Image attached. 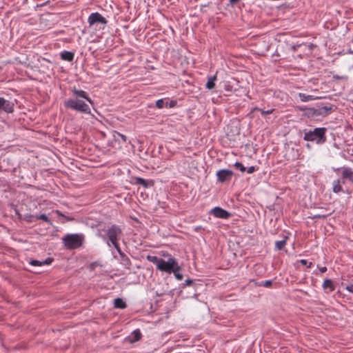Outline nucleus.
Listing matches in <instances>:
<instances>
[{
    "label": "nucleus",
    "instance_id": "1",
    "mask_svg": "<svg viewBox=\"0 0 353 353\" xmlns=\"http://www.w3.org/2000/svg\"><path fill=\"white\" fill-rule=\"evenodd\" d=\"M70 92L72 93V97L68 99L64 102V107L66 109L72 110L77 112L90 114V108L85 101H88L91 105L94 104V101L90 98L88 93L83 90L77 89L76 88L71 89Z\"/></svg>",
    "mask_w": 353,
    "mask_h": 353
},
{
    "label": "nucleus",
    "instance_id": "2",
    "mask_svg": "<svg viewBox=\"0 0 353 353\" xmlns=\"http://www.w3.org/2000/svg\"><path fill=\"white\" fill-rule=\"evenodd\" d=\"M326 132L327 128H315L313 130L304 129L303 132V140L307 141L315 142L316 144L321 145L326 142Z\"/></svg>",
    "mask_w": 353,
    "mask_h": 353
},
{
    "label": "nucleus",
    "instance_id": "3",
    "mask_svg": "<svg viewBox=\"0 0 353 353\" xmlns=\"http://www.w3.org/2000/svg\"><path fill=\"white\" fill-rule=\"evenodd\" d=\"M62 241L67 250H75L83 245L85 236L83 234H67L62 238Z\"/></svg>",
    "mask_w": 353,
    "mask_h": 353
},
{
    "label": "nucleus",
    "instance_id": "4",
    "mask_svg": "<svg viewBox=\"0 0 353 353\" xmlns=\"http://www.w3.org/2000/svg\"><path fill=\"white\" fill-rule=\"evenodd\" d=\"M337 107L335 105L330 104L318 108H310L307 109V114L308 117H326L335 111Z\"/></svg>",
    "mask_w": 353,
    "mask_h": 353
},
{
    "label": "nucleus",
    "instance_id": "5",
    "mask_svg": "<svg viewBox=\"0 0 353 353\" xmlns=\"http://www.w3.org/2000/svg\"><path fill=\"white\" fill-rule=\"evenodd\" d=\"M105 235L108 239L107 244L110 246V243L119 241L121 237L123 236V231L120 225L113 224L109 227L107 230H104Z\"/></svg>",
    "mask_w": 353,
    "mask_h": 353
},
{
    "label": "nucleus",
    "instance_id": "6",
    "mask_svg": "<svg viewBox=\"0 0 353 353\" xmlns=\"http://www.w3.org/2000/svg\"><path fill=\"white\" fill-rule=\"evenodd\" d=\"M178 264V261L174 257L168 258V261H165L162 259L161 263L159 264L157 270L168 274H172V272L174 271V269Z\"/></svg>",
    "mask_w": 353,
    "mask_h": 353
},
{
    "label": "nucleus",
    "instance_id": "7",
    "mask_svg": "<svg viewBox=\"0 0 353 353\" xmlns=\"http://www.w3.org/2000/svg\"><path fill=\"white\" fill-rule=\"evenodd\" d=\"M88 23L90 27L102 24L103 26L108 23V20L99 12H92L88 18Z\"/></svg>",
    "mask_w": 353,
    "mask_h": 353
},
{
    "label": "nucleus",
    "instance_id": "8",
    "mask_svg": "<svg viewBox=\"0 0 353 353\" xmlns=\"http://www.w3.org/2000/svg\"><path fill=\"white\" fill-rule=\"evenodd\" d=\"M234 175V172L231 170L221 169L216 172L217 181L219 183H225L230 181Z\"/></svg>",
    "mask_w": 353,
    "mask_h": 353
},
{
    "label": "nucleus",
    "instance_id": "9",
    "mask_svg": "<svg viewBox=\"0 0 353 353\" xmlns=\"http://www.w3.org/2000/svg\"><path fill=\"white\" fill-rule=\"evenodd\" d=\"M210 214L214 215L216 218L228 219L231 216L230 212L228 211L220 208L215 207L211 210Z\"/></svg>",
    "mask_w": 353,
    "mask_h": 353
},
{
    "label": "nucleus",
    "instance_id": "10",
    "mask_svg": "<svg viewBox=\"0 0 353 353\" xmlns=\"http://www.w3.org/2000/svg\"><path fill=\"white\" fill-rule=\"evenodd\" d=\"M14 104L12 101L6 100L3 97H0V111L12 113L14 112Z\"/></svg>",
    "mask_w": 353,
    "mask_h": 353
},
{
    "label": "nucleus",
    "instance_id": "11",
    "mask_svg": "<svg viewBox=\"0 0 353 353\" xmlns=\"http://www.w3.org/2000/svg\"><path fill=\"white\" fill-rule=\"evenodd\" d=\"M134 179L136 185H142L144 188H148L154 185L153 180H146L141 177H134Z\"/></svg>",
    "mask_w": 353,
    "mask_h": 353
},
{
    "label": "nucleus",
    "instance_id": "12",
    "mask_svg": "<svg viewBox=\"0 0 353 353\" xmlns=\"http://www.w3.org/2000/svg\"><path fill=\"white\" fill-rule=\"evenodd\" d=\"M342 178L344 179L349 180L351 183H353V170L350 168H344L342 171Z\"/></svg>",
    "mask_w": 353,
    "mask_h": 353
},
{
    "label": "nucleus",
    "instance_id": "13",
    "mask_svg": "<svg viewBox=\"0 0 353 353\" xmlns=\"http://www.w3.org/2000/svg\"><path fill=\"white\" fill-rule=\"evenodd\" d=\"M345 182L344 181V179H336V180H334L332 183V185H333V187H332V191L334 192V193H339L341 192H343V188L341 187V183H343L344 184Z\"/></svg>",
    "mask_w": 353,
    "mask_h": 353
},
{
    "label": "nucleus",
    "instance_id": "14",
    "mask_svg": "<svg viewBox=\"0 0 353 353\" xmlns=\"http://www.w3.org/2000/svg\"><path fill=\"white\" fill-rule=\"evenodd\" d=\"M121 263L127 269L130 270L132 262L130 258L123 252L119 255Z\"/></svg>",
    "mask_w": 353,
    "mask_h": 353
},
{
    "label": "nucleus",
    "instance_id": "15",
    "mask_svg": "<svg viewBox=\"0 0 353 353\" xmlns=\"http://www.w3.org/2000/svg\"><path fill=\"white\" fill-rule=\"evenodd\" d=\"M323 290H328V292H332L335 290V285L333 281L330 279H325L322 285Z\"/></svg>",
    "mask_w": 353,
    "mask_h": 353
},
{
    "label": "nucleus",
    "instance_id": "16",
    "mask_svg": "<svg viewBox=\"0 0 353 353\" xmlns=\"http://www.w3.org/2000/svg\"><path fill=\"white\" fill-rule=\"evenodd\" d=\"M142 334L141 331L139 329L134 330L131 336L129 338V341L130 343H134L139 341L141 339Z\"/></svg>",
    "mask_w": 353,
    "mask_h": 353
},
{
    "label": "nucleus",
    "instance_id": "17",
    "mask_svg": "<svg viewBox=\"0 0 353 353\" xmlns=\"http://www.w3.org/2000/svg\"><path fill=\"white\" fill-rule=\"evenodd\" d=\"M61 59L67 61H72L74 57V54L71 51H63L60 54Z\"/></svg>",
    "mask_w": 353,
    "mask_h": 353
},
{
    "label": "nucleus",
    "instance_id": "18",
    "mask_svg": "<svg viewBox=\"0 0 353 353\" xmlns=\"http://www.w3.org/2000/svg\"><path fill=\"white\" fill-rule=\"evenodd\" d=\"M216 80V74L208 77V81L205 84V88L208 90H212L215 88V81Z\"/></svg>",
    "mask_w": 353,
    "mask_h": 353
},
{
    "label": "nucleus",
    "instance_id": "19",
    "mask_svg": "<svg viewBox=\"0 0 353 353\" xmlns=\"http://www.w3.org/2000/svg\"><path fill=\"white\" fill-rule=\"evenodd\" d=\"M288 238H289L288 236L285 235V236H284V237L282 240L276 241L275 242V249L277 250H282L285 248Z\"/></svg>",
    "mask_w": 353,
    "mask_h": 353
},
{
    "label": "nucleus",
    "instance_id": "20",
    "mask_svg": "<svg viewBox=\"0 0 353 353\" xmlns=\"http://www.w3.org/2000/svg\"><path fill=\"white\" fill-rule=\"evenodd\" d=\"M114 307L119 309H125L127 307V304L121 298H117L114 301Z\"/></svg>",
    "mask_w": 353,
    "mask_h": 353
},
{
    "label": "nucleus",
    "instance_id": "21",
    "mask_svg": "<svg viewBox=\"0 0 353 353\" xmlns=\"http://www.w3.org/2000/svg\"><path fill=\"white\" fill-rule=\"evenodd\" d=\"M146 259L150 262H152L154 264H155L157 265V269L158 268L159 264L161 263V261L162 260L161 258H159L157 256H152V255H148Z\"/></svg>",
    "mask_w": 353,
    "mask_h": 353
},
{
    "label": "nucleus",
    "instance_id": "22",
    "mask_svg": "<svg viewBox=\"0 0 353 353\" xmlns=\"http://www.w3.org/2000/svg\"><path fill=\"white\" fill-rule=\"evenodd\" d=\"M181 267L178 264L177 266L174 269V271L172 272V273L174 274L175 278L181 281L183 278V275L181 273Z\"/></svg>",
    "mask_w": 353,
    "mask_h": 353
},
{
    "label": "nucleus",
    "instance_id": "23",
    "mask_svg": "<svg viewBox=\"0 0 353 353\" xmlns=\"http://www.w3.org/2000/svg\"><path fill=\"white\" fill-rule=\"evenodd\" d=\"M299 96L301 101L303 102H307L314 99L312 95L306 94L304 93H299Z\"/></svg>",
    "mask_w": 353,
    "mask_h": 353
},
{
    "label": "nucleus",
    "instance_id": "24",
    "mask_svg": "<svg viewBox=\"0 0 353 353\" xmlns=\"http://www.w3.org/2000/svg\"><path fill=\"white\" fill-rule=\"evenodd\" d=\"M156 107L159 109H161L164 107H168V102L163 99H158L156 101Z\"/></svg>",
    "mask_w": 353,
    "mask_h": 353
},
{
    "label": "nucleus",
    "instance_id": "25",
    "mask_svg": "<svg viewBox=\"0 0 353 353\" xmlns=\"http://www.w3.org/2000/svg\"><path fill=\"white\" fill-rule=\"evenodd\" d=\"M234 165L236 169L239 170L242 172H244L246 170L245 167L241 162H236Z\"/></svg>",
    "mask_w": 353,
    "mask_h": 353
},
{
    "label": "nucleus",
    "instance_id": "26",
    "mask_svg": "<svg viewBox=\"0 0 353 353\" xmlns=\"http://www.w3.org/2000/svg\"><path fill=\"white\" fill-rule=\"evenodd\" d=\"M112 245H113V247L116 249V250L117 251V252L119 253V254H121L122 253H123V252L121 250L119 245V241H116V242H114V243H111Z\"/></svg>",
    "mask_w": 353,
    "mask_h": 353
},
{
    "label": "nucleus",
    "instance_id": "27",
    "mask_svg": "<svg viewBox=\"0 0 353 353\" xmlns=\"http://www.w3.org/2000/svg\"><path fill=\"white\" fill-rule=\"evenodd\" d=\"M272 281L271 280H267L265 281H261V283L259 284V285L263 286L265 288H270L272 286Z\"/></svg>",
    "mask_w": 353,
    "mask_h": 353
},
{
    "label": "nucleus",
    "instance_id": "28",
    "mask_svg": "<svg viewBox=\"0 0 353 353\" xmlns=\"http://www.w3.org/2000/svg\"><path fill=\"white\" fill-rule=\"evenodd\" d=\"M37 219L43 220L46 223H50V220L48 216L45 214H41L39 216H37Z\"/></svg>",
    "mask_w": 353,
    "mask_h": 353
},
{
    "label": "nucleus",
    "instance_id": "29",
    "mask_svg": "<svg viewBox=\"0 0 353 353\" xmlns=\"http://www.w3.org/2000/svg\"><path fill=\"white\" fill-rule=\"evenodd\" d=\"M30 264L33 266H41L42 261H39L36 259H32L30 261Z\"/></svg>",
    "mask_w": 353,
    "mask_h": 353
},
{
    "label": "nucleus",
    "instance_id": "30",
    "mask_svg": "<svg viewBox=\"0 0 353 353\" xmlns=\"http://www.w3.org/2000/svg\"><path fill=\"white\" fill-rule=\"evenodd\" d=\"M193 284H194V280L191 279H188L185 281V283L182 284V288H184L185 286L187 285H192Z\"/></svg>",
    "mask_w": 353,
    "mask_h": 353
},
{
    "label": "nucleus",
    "instance_id": "31",
    "mask_svg": "<svg viewBox=\"0 0 353 353\" xmlns=\"http://www.w3.org/2000/svg\"><path fill=\"white\" fill-rule=\"evenodd\" d=\"M299 262H300L302 265H307V268H311V267H312V262H309V263H308V262H307V260H305V259H301V260L299 261Z\"/></svg>",
    "mask_w": 353,
    "mask_h": 353
},
{
    "label": "nucleus",
    "instance_id": "32",
    "mask_svg": "<svg viewBox=\"0 0 353 353\" xmlns=\"http://www.w3.org/2000/svg\"><path fill=\"white\" fill-rule=\"evenodd\" d=\"M274 111V108L269 109L268 110H264L263 109H262L261 114L262 116H265L266 114H270L273 113Z\"/></svg>",
    "mask_w": 353,
    "mask_h": 353
},
{
    "label": "nucleus",
    "instance_id": "33",
    "mask_svg": "<svg viewBox=\"0 0 353 353\" xmlns=\"http://www.w3.org/2000/svg\"><path fill=\"white\" fill-rule=\"evenodd\" d=\"M53 260L54 259L52 258L48 257L46 260L42 261V265H50L53 261Z\"/></svg>",
    "mask_w": 353,
    "mask_h": 353
},
{
    "label": "nucleus",
    "instance_id": "34",
    "mask_svg": "<svg viewBox=\"0 0 353 353\" xmlns=\"http://www.w3.org/2000/svg\"><path fill=\"white\" fill-rule=\"evenodd\" d=\"M177 102L175 100H171L169 103L168 102V107L174 108L176 105Z\"/></svg>",
    "mask_w": 353,
    "mask_h": 353
},
{
    "label": "nucleus",
    "instance_id": "35",
    "mask_svg": "<svg viewBox=\"0 0 353 353\" xmlns=\"http://www.w3.org/2000/svg\"><path fill=\"white\" fill-rule=\"evenodd\" d=\"M117 137H120L123 142H126L127 141V137L123 134H121L119 132H117Z\"/></svg>",
    "mask_w": 353,
    "mask_h": 353
},
{
    "label": "nucleus",
    "instance_id": "36",
    "mask_svg": "<svg viewBox=\"0 0 353 353\" xmlns=\"http://www.w3.org/2000/svg\"><path fill=\"white\" fill-rule=\"evenodd\" d=\"M333 79H336V80H341V79H346L347 77H345V76H339L338 74H334L333 75Z\"/></svg>",
    "mask_w": 353,
    "mask_h": 353
},
{
    "label": "nucleus",
    "instance_id": "37",
    "mask_svg": "<svg viewBox=\"0 0 353 353\" xmlns=\"http://www.w3.org/2000/svg\"><path fill=\"white\" fill-rule=\"evenodd\" d=\"M256 170V168L255 166H250L248 168L247 170V172L249 173V174H252L253 172H254Z\"/></svg>",
    "mask_w": 353,
    "mask_h": 353
},
{
    "label": "nucleus",
    "instance_id": "38",
    "mask_svg": "<svg viewBox=\"0 0 353 353\" xmlns=\"http://www.w3.org/2000/svg\"><path fill=\"white\" fill-rule=\"evenodd\" d=\"M345 289L351 292V293H353V284H350V285H347L346 287H345Z\"/></svg>",
    "mask_w": 353,
    "mask_h": 353
},
{
    "label": "nucleus",
    "instance_id": "39",
    "mask_svg": "<svg viewBox=\"0 0 353 353\" xmlns=\"http://www.w3.org/2000/svg\"><path fill=\"white\" fill-rule=\"evenodd\" d=\"M326 217L325 215L323 214H315L313 216V219H325Z\"/></svg>",
    "mask_w": 353,
    "mask_h": 353
},
{
    "label": "nucleus",
    "instance_id": "40",
    "mask_svg": "<svg viewBox=\"0 0 353 353\" xmlns=\"http://www.w3.org/2000/svg\"><path fill=\"white\" fill-rule=\"evenodd\" d=\"M300 46V44L293 45L291 46V49L293 52H295Z\"/></svg>",
    "mask_w": 353,
    "mask_h": 353
},
{
    "label": "nucleus",
    "instance_id": "41",
    "mask_svg": "<svg viewBox=\"0 0 353 353\" xmlns=\"http://www.w3.org/2000/svg\"><path fill=\"white\" fill-rule=\"evenodd\" d=\"M327 268L326 267H321V268H319V271L321 273H324L327 271Z\"/></svg>",
    "mask_w": 353,
    "mask_h": 353
},
{
    "label": "nucleus",
    "instance_id": "42",
    "mask_svg": "<svg viewBox=\"0 0 353 353\" xmlns=\"http://www.w3.org/2000/svg\"><path fill=\"white\" fill-rule=\"evenodd\" d=\"M239 1L240 0H230V2L231 3L232 5H234Z\"/></svg>",
    "mask_w": 353,
    "mask_h": 353
},
{
    "label": "nucleus",
    "instance_id": "43",
    "mask_svg": "<svg viewBox=\"0 0 353 353\" xmlns=\"http://www.w3.org/2000/svg\"><path fill=\"white\" fill-rule=\"evenodd\" d=\"M203 228H202V226H196L195 228H194V231L196 232H199V230H203Z\"/></svg>",
    "mask_w": 353,
    "mask_h": 353
},
{
    "label": "nucleus",
    "instance_id": "44",
    "mask_svg": "<svg viewBox=\"0 0 353 353\" xmlns=\"http://www.w3.org/2000/svg\"><path fill=\"white\" fill-rule=\"evenodd\" d=\"M261 110H262V108H260L258 107H255L252 109V111H259L260 112H261Z\"/></svg>",
    "mask_w": 353,
    "mask_h": 353
},
{
    "label": "nucleus",
    "instance_id": "45",
    "mask_svg": "<svg viewBox=\"0 0 353 353\" xmlns=\"http://www.w3.org/2000/svg\"><path fill=\"white\" fill-rule=\"evenodd\" d=\"M225 89L226 90H228V91L232 90V89H231V88H230V85H225Z\"/></svg>",
    "mask_w": 353,
    "mask_h": 353
},
{
    "label": "nucleus",
    "instance_id": "46",
    "mask_svg": "<svg viewBox=\"0 0 353 353\" xmlns=\"http://www.w3.org/2000/svg\"><path fill=\"white\" fill-rule=\"evenodd\" d=\"M314 47V45L313 43H310L309 46V48L310 50H312Z\"/></svg>",
    "mask_w": 353,
    "mask_h": 353
},
{
    "label": "nucleus",
    "instance_id": "47",
    "mask_svg": "<svg viewBox=\"0 0 353 353\" xmlns=\"http://www.w3.org/2000/svg\"><path fill=\"white\" fill-rule=\"evenodd\" d=\"M49 2V1L45 2V3H41L40 5H39V6H43L44 5L47 4Z\"/></svg>",
    "mask_w": 353,
    "mask_h": 353
},
{
    "label": "nucleus",
    "instance_id": "48",
    "mask_svg": "<svg viewBox=\"0 0 353 353\" xmlns=\"http://www.w3.org/2000/svg\"><path fill=\"white\" fill-rule=\"evenodd\" d=\"M348 53L350 54H353V50H349Z\"/></svg>",
    "mask_w": 353,
    "mask_h": 353
},
{
    "label": "nucleus",
    "instance_id": "49",
    "mask_svg": "<svg viewBox=\"0 0 353 353\" xmlns=\"http://www.w3.org/2000/svg\"><path fill=\"white\" fill-rule=\"evenodd\" d=\"M306 146H307V148H310V145H309L308 143L306 145Z\"/></svg>",
    "mask_w": 353,
    "mask_h": 353
},
{
    "label": "nucleus",
    "instance_id": "50",
    "mask_svg": "<svg viewBox=\"0 0 353 353\" xmlns=\"http://www.w3.org/2000/svg\"><path fill=\"white\" fill-rule=\"evenodd\" d=\"M352 103H353V101H352Z\"/></svg>",
    "mask_w": 353,
    "mask_h": 353
}]
</instances>
